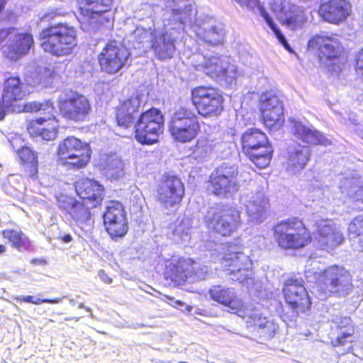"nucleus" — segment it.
Listing matches in <instances>:
<instances>
[{
	"instance_id": "f257e3e1",
	"label": "nucleus",
	"mask_w": 363,
	"mask_h": 363,
	"mask_svg": "<svg viewBox=\"0 0 363 363\" xmlns=\"http://www.w3.org/2000/svg\"><path fill=\"white\" fill-rule=\"evenodd\" d=\"M311 273L314 274L317 283L319 299H325L331 294L345 296L352 289L351 275L342 267L335 265L320 272L311 271L310 268L306 270V274Z\"/></svg>"
},
{
	"instance_id": "f03ea898",
	"label": "nucleus",
	"mask_w": 363,
	"mask_h": 363,
	"mask_svg": "<svg viewBox=\"0 0 363 363\" xmlns=\"http://www.w3.org/2000/svg\"><path fill=\"white\" fill-rule=\"evenodd\" d=\"M43 50L55 56L71 54L77 45L76 28L67 23L52 25L40 34Z\"/></svg>"
},
{
	"instance_id": "7ed1b4c3",
	"label": "nucleus",
	"mask_w": 363,
	"mask_h": 363,
	"mask_svg": "<svg viewBox=\"0 0 363 363\" xmlns=\"http://www.w3.org/2000/svg\"><path fill=\"white\" fill-rule=\"evenodd\" d=\"M24 110L26 112H40V114L43 115L30 123L28 130L30 135L46 141L52 140L56 138L58 125L54 116L55 107L52 103L29 102L26 104Z\"/></svg>"
},
{
	"instance_id": "20e7f679",
	"label": "nucleus",
	"mask_w": 363,
	"mask_h": 363,
	"mask_svg": "<svg viewBox=\"0 0 363 363\" xmlns=\"http://www.w3.org/2000/svg\"><path fill=\"white\" fill-rule=\"evenodd\" d=\"M191 65L196 70L227 85L233 84L238 75L236 66L230 64L228 58L225 56L206 57L201 54H194L191 58Z\"/></svg>"
},
{
	"instance_id": "39448f33",
	"label": "nucleus",
	"mask_w": 363,
	"mask_h": 363,
	"mask_svg": "<svg viewBox=\"0 0 363 363\" xmlns=\"http://www.w3.org/2000/svg\"><path fill=\"white\" fill-rule=\"evenodd\" d=\"M244 153L259 168L267 167L271 161L273 149L268 145L266 135L257 128L247 129L241 139Z\"/></svg>"
},
{
	"instance_id": "423d86ee",
	"label": "nucleus",
	"mask_w": 363,
	"mask_h": 363,
	"mask_svg": "<svg viewBox=\"0 0 363 363\" xmlns=\"http://www.w3.org/2000/svg\"><path fill=\"white\" fill-rule=\"evenodd\" d=\"M274 235L278 245L284 249L302 248L311 238L303 222L296 218L277 224L274 228Z\"/></svg>"
},
{
	"instance_id": "0eeeda50",
	"label": "nucleus",
	"mask_w": 363,
	"mask_h": 363,
	"mask_svg": "<svg viewBox=\"0 0 363 363\" xmlns=\"http://www.w3.org/2000/svg\"><path fill=\"white\" fill-rule=\"evenodd\" d=\"M169 131L172 138L179 143L191 141L200 131L199 116L189 108L179 107L172 116Z\"/></svg>"
},
{
	"instance_id": "6e6552de",
	"label": "nucleus",
	"mask_w": 363,
	"mask_h": 363,
	"mask_svg": "<svg viewBox=\"0 0 363 363\" xmlns=\"http://www.w3.org/2000/svg\"><path fill=\"white\" fill-rule=\"evenodd\" d=\"M164 117L161 111L151 108L143 113L135 125V138L144 145H151L158 141L162 133Z\"/></svg>"
},
{
	"instance_id": "1a4fd4ad",
	"label": "nucleus",
	"mask_w": 363,
	"mask_h": 363,
	"mask_svg": "<svg viewBox=\"0 0 363 363\" xmlns=\"http://www.w3.org/2000/svg\"><path fill=\"white\" fill-rule=\"evenodd\" d=\"M308 48L310 50L318 51L320 57L330 62L328 64L330 72L338 73L345 65V59L341 56L342 47L335 37L315 35L309 40Z\"/></svg>"
},
{
	"instance_id": "9d476101",
	"label": "nucleus",
	"mask_w": 363,
	"mask_h": 363,
	"mask_svg": "<svg viewBox=\"0 0 363 363\" xmlns=\"http://www.w3.org/2000/svg\"><path fill=\"white\" fill-rule=\"evenodd\" d=\"M238 168L235 164L223 163L211 176L209 190L215 195L229 198L238 192Z\"/></svg>"
},
{
	"instance_id": "9b49d317",
	"label": "nucleus",
	"mask_w": 363,
	"mask_h": 363,
	"mask_svg": "<svg viewBox=\"0 0 363 363\" xmlns=\"http://www.w3.org/2000/svg\"><path fill=\"white\" fill-rule=\"evenodd\" d=\"M205 223L209 230L229 236L240 224V213L231 208H211L205 216Z\"/></svg>"
},
{
	"instance_id": "f8f14e48",
	"label": "nucleus",
	"mask_w": 363,
	"mask_h": 363,
	"mask_svg": "<svg viewBox=\"0 0 363 363\" xmlns=\"http://www.w3.org/2000/svg\"><path fill=\"white\" fill-rule=\"evenodd\" d=\"M57 154L65 164L81 169L89 162L91 150L86 143L75 137H68L60 143Z\"/></svg>"
},
{
	"instance_id": "ddd939ff",
	"label": "nucleus",
	"mask_w": 363,
	"mask_h": 363,
	"mask_svg": "<svg viewBox=\"0 0 363 363\" xmlns=\"http://www.w3.org/2000/svg\"><path fill=\"white\" fill-rule=\"evenodd\" d=\"M191 100L198 113L204 117H216L223 110V97L216 89L199 86L191 91Z\"/></svg>"
},
{
	"instance_id": "4468645a",
	"label": "nucleus",
	"mask_w": 363,
	"mask_h": 363,
	"mask_svg": "<svg viewBox=\"0 0 363 363\" xmlns=\"http://www.w3.org/2000/svg\"><path fill=\"white\" fill-rule=\"evenodd\" d=\"M81 11L79 22L86 32L98 29L103 23L102 14L110 10L113 0H77Z\"/></svg>"
},
{
	"instance_id": "2eb2a0df",
	"label": "nucleus",
	"mask_w": 363,
	"mask_h": 363,
	"mask_svg": "<svg viewBox=\"0 0 363 363\" xmlns=\"http://www.w3.org/2000/svg\"><path fill=\"white\" fill-rule=\"evenodd\" d=\"M128 50L121 43L112 40L108 43L99 55L102 71L112 74L118 72L128 62Z\"/></svg>"
},
{
	"instance_id": "dca6fc26",
	"label": "nucleus",
	"mask_w": 363,
	"mask_h": 363,
	"mask_svg": "<svg viewBox=\"0 0 363 363\" xmlns=\"http://www.w3.org/2000/svg\"><path fill=\"white\" fill-rule=\"evenodd\" d=\"M270 6L277 18L291 30L303 28L308 21L304 11L290 0H272Z\"/></svg>"
},
{
	"instance_id": "f3484780",
	"label": "nucleus",
	"mask_w": 363,
	"mask_h": 363,
	"mask_svg": "<svg viewBox=\"0 0 363 363\" xmlns=\"http://www.w3.org/2000/svg\"><path fill=\"white\" fill-rule=\"evenodd\" d=\"M260 101V111L264 124L272 130H279L284 123L282 102L271 91L263 94Z\"/></svg>"
},
{
	"instance_id": "a211bd4d",
	"label": "nucleus",
	"mask_w": 363,
	"mask_h": 363,
	"mask_svg": "<svg viewBox=\"0 0 363 363\" xmlns=\"http://www.w3.org/2000/svg\"><path fill=\"white\" fill-rule=\"evenodd\" d=\"M60 111L66 119L80 122L86 120L91 107L85 96L74 93L60 101Z\"/></svg>"
},
{
	"instance_id": "6ab92c4d",
	"label": "nucleus",
	"mask_w": 363,
	"mask_h": 363,
	"mask_svg": "<svg viewBox=\"0 0 363 363\" xmlns=\"http://www.w3.org/2000/svg\"><path fill=\"white\" fill-rule=\"evenodd\" d=\"M104 214L106 229L112 239L123 237L128 231V222L122 204L116 201H110L106 204Z\"/></svg>"
},
{
	"instance_id": "aec40b11",
	"label": "nucleus",
	"mask_w": 363,
	"mask_h": 363,
	"mask_svg": "<svg viewBox=\"0 0 363 363\" xmlns=\"http://www.w3.org/2000/svg\"><path fill=\"white\" fill-rule=\"evenodd\" d=\"M317 242L323 250H333L344 241L340 226L332 219L320 218L315 221Z\"/></svg>"
},
{
	"instance_id": "412c9836",
	"label": "nucleus",
	"mask_w": 363,
	"mask_h": 363,
	"mask_svg": "<svg viewBox=\"0 0 363 363\" xmlns=\"http://www.w3.org/2000/svg\"><path fill=\"white\" fill-rule=\"evenodd\" d=\"M184 187L181 180L174 176L167 177L157 189V199L166 209L179 204L184 196Z\"/></svg>"
},
{
	"instance_id": "4be33fe9",
	"label": "nucleus",
	"mask_w": 363,
	"mask_h": 363,
	"mask_svg": "<svg viewBox=\"0 0 363 363\" xmlns=\"http://www.w3.org/2000/svg\"><path fill=\"white\" fill-rule=\"evenodd\" d=\"M283 292L286 303L296 310L298 315L309 309L311 303L301 281L297 279L287 281L284 284Z\"/></svg>"
},
{
	"instance_id": "5701e85b",
	"label": "nucleus",
	"mask_w": 363,
	"mask_h": 363,
	"mask_svg": "<svg viewBox=\"0 0 363 363\" xmlns=\"http://www.w3.org/2000/svg\"><path fill=\"white\" fill-rule=\"evenodd\" d=\"M28 94L26 85L21 81L18 77H10L4 82L2 103L4 104L5 107H12L13 112L25 111L26 104L21 106L17 104Z\"/></svg>"
},
{
	"instance_id": "b1692460",
	"label": "nucleus",
	"mask_w": 363,
	"mask_h": 363,
	"mask_svg": "<svg viewBox=\"0 0 363 363\" xmlns=\"http://www.w3.org/2000/svg\"><path fill=\"white\" fill-rule=\"evenodd\" d=\"M191 29L198 40L211 45L221 43L225 35L223 28L211 18L196 19Z\"/></svg>"
},
{
	"instance_id": "393cba45",
	"label": "nucleus",
	"mask_w": 363,
	"mask_h": 363,
	"mask_svg": "<svg viewBox=\"0 0 363 363\" xmlns=\"http://www.w3.org/2000/svg\"><path fill=\"white\" fill-rule=\"evenodd\" d=\"M33 45L32 35L26 33H19L11 28L10 38L4 48V55L11 60L16 61L27 54Z\"/></svg>"
},
{
	"instance_id": "a878e982",
	"label": "nucleus",
	"mask_w": 363,
	"mask_h": 363,
	"mask_svg": "<svg viewBox=\"0 0 363 363\" xmlns=\"http://www.w3.org/2000/svg\"><path fill=\"white\" fill-rule=\"evenodd\" d=\"M169 13H167L168 26H175L177 28H183L186 24L191 23L194 15L192 6L187 0H162Z\"/></svg>"
},
{
	"instance_id": "bb28decb",
	"label": "nucleus",
	"mask_w": 363,
	"mask_h": 363,
	"mask_svg": "<svg viewBox=\"0 0 363 363\" xmlns=\"http://www.w3.org/2000/svg\"><path fill=\"white\" fill-rule=\"evenodd\" d=\"M289 122L291 125V133L296 140L308 145L324 146L331 145L330 140L312 126H308L302 121L294 118L290 119Z\"/></svg>"
},
{
	"instance_id": "cd10ccee",
	"label": "nucleus",
	"mask_w": 363,
	"mask_h": 363,
	"mask_svg": "<svg viewBox=\"0 0 363 363\" xmlns=\"http://www.w3.org/2000/svg\"><path fill=\"white\" fill-rule=\"evenodd\" d=\"M351 13V5L346 0H329L320 5V16L330 23L338 24L344 21Z\"/></svg>"
},
{
	"instance_id": "c85d7f7f",
	"label": "nucleus",
	"mask_w": 363,
	"mask_h": 363,
	"mask_svg": "<svg viewBox=\"0 0 363 363\" xmlns=\"http://www.w3.org/2000/svg\"><path fill=\"white\" fill-rule=\"evenodd\" d=\"M78 196L89 207H96L101 204L104 188L96 181L84 179L78 181L75 186Z\"/></svg>"
},
{
	"instance_id": "c756f323",
	"label": "nucleus",
	"mask_w": 363,
	"mask_h": 363,
	"mask_svg": "<svg viewBox=\"0 0 363 363\" xmlns=\"http://www.w3.org/2000/svg\"><path fill=\"white\" fill-rule=\"evenodd\" d=\"M243 203L245 205L246 212L251 221L261 223L265 218L267 208L269 202L262 191L251 194L242 197Z\"/></svg>"
},
{
	"instance_id": "7c9ffc66",
	"label": "nucleus",
	"mask_w": 363,
	"mask_h": 363,
	"mask_svg": "<svg viewBox=\"0 0 363 363\" xmlns=\"http://www.w3.org/2000/svg\"><path fill=\"white\" fill-rule=\"evenodd\" d=\"M210 296L214 301L222 303L231 310L230 313L243 317L245 313L242 312L243 305L240 299L236 298L232 289L220 286H213L209 290Z\"/></svg>"
},
{
	"instance_id": "2f4dec72",
	"label": "nucleus",
	"mask_w": 363,
	"mask_h": 363,
	"mask_svg": "<svg viewBox=\"0 0 363 363\" xmlns=\"http://www.w3.org/2000/svg\"><path fill=\"white\" fill-rule=\"evenodd\" d=\"M311 152L308 146L296 145L288 149L286 169L292 174L302 171L311 157Z\"/></svg>"
},
{
	"instance_id": "473e14b6",
	"label": "nucleus",
	"mask_w": 363,
	"mask_h": 363,
	"mask_svg": "<svg viewBox=\"0 0 363 363\" xmlns=\"http://www.w3.org/2000/svg\"><path fill=\"white\" fill-rule=\"evenodd\" d=\"M193 265L191 259H173L166 267L165 278L169 279L175 285H180L188 279L190 274L189 267L196 268Z\"/></svg>"
},
{
	"instance_id": "72a5a7b5",
	"label": "nucleus",
	"mask_w": 363,
	"mask_h": 363,
	"mask_svg": "<svg viewBox=\"0 0 363 363\" xmlns=\"http://www.w3.org/2000/svg\"><path fill=\"white\" fill-rule=\"evenodd\" d=\"M140 101L138 96H132L123 101L117 112V121L119 126L128 128L134 119V115L139 111Z\"/></svg>"
},
{
	"instance_id": "f704fd0d",
	"label": "nucleus",
	"mask_w": 363,
	"mask_h": 363,
	"mask_svg": "<svg viewBox=\"0 0 363 363\" xmlns=\"http://www.w3.org/2000/svg\"><path fill=\"white\" fill-rule=\"evenodd\" d=\"M99 165L108 179H118L125 175V163L116 154L101 156Z\"/></svg>"
},
{
	"instance_id": "c9c22d12",
	"label": "nucleus",
	"mask_w": 363,
	"mask_h": 363,
	"mask_svg": "<svg viewBox=\"0 0 363 363\" xmlns=\"http://www.w3.org/2000/svg\"><path fill=\"white\" fill-rule=\"evenodd\" d=\"M235 247H231L229 253L223 257V265L226 268V273L241 272L242 270H247L252 266L249 256L242 252L235 251Z\"/></svg>"
},
{
	"instance_id": "e433bc0d",
	"label": "nucleus",
	"mask_w": 363,
	"mask_h": 363,
	"mask_svg": "<svg viewBox=\"0 0 363 363\" xmlns=\"http://www.w3.org/2000/svg\"><path fill=\"white\" fill-rule=\"evenodd\" d=\"M241 7H245L249 10L254 11L257 9L259 14L263 17L269 28L273 30L279 42L289 51L291 48L287 43L286 40L284 35H282L280 30L277 27L272 18L269 16L268 13L265 11L264 8L260 4L258 0H234Z\"/></svg>"
},
{
	"instance_id": "4c0bfd02",
	"label": "nucleus",
	"mask_w": 363,
	"mask_h": 363,
	"mask_svg": "<svg viewBox=\"0 0 363 363\" xmlns=\"http://www.w3.org/2000/svg\"><path fill=\"white\" fill-rule=\"evenodd\" d=\"M174 41L172 33L166 31L162 35L154 36L152 48L160 59L171 58L175 51Z\"/></svg>"
},
{
	"instance_id": "58836bf2",
	"label": "nucleus",
	"mask_w": 363,
	"mask_h": 363,
	"mask_svg": "<svg viewBox=\"0 0 363 363\" xmlns=\"http://www.w3.org/2000/svg\"><path fill=\"white\" fill-rule=\"evenodd\" d=\"M21 143V138L17 137L12 138L9 140L11 146L18 153V157L22 161L32 164H35L37 163V157L35 154L30 147L26 146L18 147V143Z\"/></svg>"
},
{
	"instance_id": "ea45409f",
	"label": "nucleus",
	"mask_w": 363,
	"mask_h": 363,
	"mask_svg": "<svg viewBox=\"0 0 363 363\" xmlns=\"http://www.w3.org/2000/svg\"><path fill=\"white\" fill-rule=\"evenodd\" d=\"M3 236L8 239L12 246L18 250L26 249L30 245L28 238L23 233L14 230H4Z\"/></svg>"
},
{
	"instance_id": "a19ab883",
	"label": "nucleus",
	"mask_w": 363,
	"mask_h": 363,
	"mask_svg": "<svg viewBox=\"0 0 363 363\" xmlns=\"http://www.w3.org/2000/svg\"><path fill=\"white\" fill-rule=\"evenodd\" d=\"M340 334L335 339L334 342L335 346L344 345L347 342H352V337L355 334V326L352 323V321L343 323H342L338 325Z\"/></svg>"
},
{
	"instance_id": "79ce46f5",
	"label": "nucleus",
	"mask_w": 363,
	"mask_h": 363,
	"mask_svg": "<svg viewBox=\"0 0 363 363\" xmlns=\"http://www.w3.org/2000/svg\"><path fill=\"white\" fill-rule=\"evenodd\" d=\"M92 207L88 206L85 202L80 203L77 201L73 209L69 214L75 220L76 222L83 223L91 218L89 208Z\"/></svg>"
},
{
	"instance_id": "37998d69",
	"label": "nucleus",
	"mask_w": 363,
	"mask_h": 363,
	"mask_svg": "<svg viewBox=\"0 0 363 363\" xmlns=\"http://www.w3.org/2000/svg\"><path fill=\"white\" fill-rule=\"evenodd\" d=\"M231 276L230 279L233 281H238L240 283H245L247 287L250 290H253L252 285L255 284V281L252 276V270L251 267L248 268L247 270H242L241 272L238 273V272H235V273H227Z\"/></svg>"
},
{
	"instance_id": "c03bdc74",
	"label": "nucleus",
	"mask_w": 363,
	"mask_h": 363,
	"mask_svg": "<svg viewBox=\"0 0 363 363\" xmlns=\"http://www.w3.org/2000/svg\"><path fill=\"white\" fill-rule=\"evenodd\" d=\"M192 223L190 218H184L175 228L174 235L178 237L176 241L185 240L189 234Z\"/></svg>"
},
{
	"instance_id": "a18cd8bd",
	"label": "nucleus",
	"mask_w": 363,
	"mask_h": 363,
	"mask_svg": "<svg viewBox=\"0 0 363 363\" xmlns=\"http://www.w3.org/2000/svg\"><path fill=\"white\" fill-rule=\"evenodd\" d=\"M348 232L352 240L363 235V216H357L351 220L348 226Z\"/></svg>"
},
{
	"instance_id": "49530a36",
	"label": "nucleus",
	"mask_w": 363,
	"mask_h": 363,
	"mask_svg": "<svg viewBox=\"0 0 363 363\" xmlns=\"http://www.w3.org/2000/svg\"><path fill=\"white\" fill-rule=\"evenodd\" d=\"M132 36L139 43H143L153 40L154 34L150 29H146L143 27H137L133 31Z\"/></svg>"
},
{
	"instance_id": "de8ad7c7",
	"label": "nucleus",
	"mask_w": 363,
	"mask_h": 363,
	"mask_svg": "<svg viewBox=\"0 0 363 363\" xmlns=\"http://www.w3.org/2000/svg\"><path fill=\"white\" fill-rule=\"evenodd\" d=\"M255 330L264 337H272L276 332V327L272 320H267L263 325L259 324L255 326Z\"/></svg>"
},
{
	"instance_id": "09e8293b",
	"label": "nucleus",
	"mask_w": 363,
	"mask_h": 363,
	"mask_svg": "<svg viewBox=\"0 0 363 363\" xmlns=\"http://www.w3.org/2000/svg\"><path fill=\"white\" fill-rule=\"evenodd\" d=\"M77 201L72 198L65 195H61L57 198V203L60 208L65 210L69 213L73 209Z\"/></svg>"
},
{
	"instance_id": "8fccbe9b",
	"label": "nucleus",
	"mask_w": 363,
	"mask_h": 363,
	"mask_svg": "<svg viewBox=\"0 0 363 363\" xmlns=\"http://www.w3.org/2000/svg\"><path fill=\"white\" fill-rule=\"evenodd\" d=\"M193 264L196 268L189 267L190 274L189 277H191L194 275L195 279L196 280L205 279L207 275V267L206 266L200 267L194 261H193Z\"/></svg>"
},
{
	"instance_id": "3c124183",
	"label": "nucleus",
	"mask_w": 363,
	"mask_h": 363,
	"mask_svg": "<svg viewBox=\"0 0 363 363\" xmlns=\"http://www.w3.org/2000/svg\"><path fill=\"white\" fill-rule=\"evenodd\" d=\"M65 14V11L60 9H52L49 10L48 12L45 13L41 19L43 21H50L55 18L57 16H63Z\"/></svg>"
},
{
	"instance_id": "603ef678",
	"label": "nucleus",
	"mask_w": 363,
	"mask_h": 363,
	"mask_svg": "<svg viewBox=\"0 0 363 363\" xmlns=\"http://www.w3.org/2000/svg\"><path fill=\"white\" fill-rule=\"evenodd\" d=\"M21 300L25 302L32 303L35 304H39L40 303H59L60 300H50V299H40L39 298L34 297L33 296H23Z\"/></svg>"
},
{
	"instance_id": "864d4df0",
	"label": "nucleus",
	"mask_w": 363,
	"mask_h": 363,
	"mask_svg": "<svg viewBox=\"0 0 363 363\" xmlns=\"http://www.w3.org/2000/svg\"><path fill=\"white\" fill-rule=\"evenodd\" d=\"M168 299L169 300V304L172 305V306L178 308L179 310H180L181 311H190L191 309H192V307L189 306V305H186V303L182 302V301H177V300H175L174 298H168Z\"/></svg>"
},
{
	"instance_id": "5fc2aeb1",
	"label": "nucleus",
	"mask_w": 363,
	"mask_h": 363,
	"mask_svg": "<svg viewBox=\"0 0 363 363\" xmlns=\"http://www.w3.org/2000/svg\"><path fill=\"white\" fill-rule=\"evenodd\" d=\"M356 72L363 77V48L356 56Z\"/></svg>"
},
{
	"instance_id": "6e6d98bb",
	"label": "nucleus",
	"mask_w": 363,
	"mask_h": 363,
	"mask_svg": "<svg viewBox=\"0 0 363 363\" xmlns=\"http://www.w3.org/2000/svg\"><path fill=\"white\" fill-rule=\"evenodd\" d=\"M11 28H0V47L2 43L8 38H10Z\"/></svg>"
},
{
	"instance_id": "4d7b16f0",
	"label": "nucleus",
	"mask_w": 363,
	"mask_h": 363,
	"mask_svg": "<svg viewBox=\"0 0 363 363\" xmlns=\"http://www.w3.org/2000/svg\"><path fill=\"white\" fill-rule=\"evenodd\" d=\"M352 245L355 250L363 252V235L352 240Z\"/></svg>"
},
{
	"instance_id": "13d9d810",
	"label": "nucleus",
	"mask_w": 363,
	"mask_h": 363,
	"mask_svg": "<svg viewBox=\"0 0 363 363\" xmlns=\"http://www.w3.org/2000/svg\"><path fill=\"white\" fill-rule=\"evenodd\" d=\"M98 276L100 279L106 284H111L112 279L108 277V275L105 272L104 270L101 269L98 272Z\"/></svg>"
},
{
	"instance_id": "bf43d9fd",
	"label": "nucleus",
	"mask_w": 363,
	"mask_h": 363,
	"mask_svg": "<svg viewBox=\"0 0 363 363\" xmlns=\"http://www.w3.org/2000/svg\"><path fill=\"white\" fill-rule=\"evenodd\" d=\"M354 199L356 201H363V187L359 188L357 190L355 195L354 196Z\"/></svg>"
},
{
	"instance_id": "052dcab7",
	"label": "nucleus",
	"mask_w": 363,
	"mask_h": 363,
	"mask_svg": "<svg viewBox=\"0 0 363 363\" xmlns=\"http://www.w3.org/2000/svg\"><path fill=\"white\" fill-rule=\"evenodd\" d=\"M207 144H208L207 141L199 142L197 145H196L197 151H199L201 148L204 147L205 146H207Z\"/></svg>"
},
{
	"instance_id": "680f3d73",
	"label": "nucleus",
	"mask_w": 363,
	"mask_h": 363,
	"mask_svg": "<svg viewBox=\"0 0 363 363\" xmlns=\"http://www.w3.org/2000/svg\"><path fill=\"white\" fill-rule=\"evenodd\" d=\"M72 240V238L70 235H66L65 236L62 237V240L65 242H71Z\"/></svg>"
},
{
	"instance_id": "e2e57ef3",
	"label": "nucleus",
	"mask_w": 363,
	"mask_h": 363,
	"mask_svg": "<svg viewBox=\"0 0 363 363\" xmlns=\"http://www.w3.org/2000/svg\"><path fill=\"white\" fill-rule=\"evenodd\" d=\"M308 262H310L308 266L316 265L318 264L315 259H309Z\"/></svg>"
},
{
	"instance_id": "0e129e2a",
	"label": "nucleus",
	"mask_w": 363,
	"mask_h": 363,
	"mask_svg": "<svg viewBox=\"0 0 363 363\" xmlns=\"http://www.w3.org/2000/svg\"><path fill=\"white\" fill-rule=\"evenodd\" d=\"M6 247L3 245H0V255L6 252Z\"/></svg>"
},
{
	"instance_id": "69168bd1",
	"label": "nucleus",
	"mask_w": 363,
	"mask_h": 363,
	"mask_svg": "<svg viewBox=\"0 0 363 363\" xmlns=\"http://www.w3.org/2000/svg\"><path fill=\"white\" fill-rule=\"evenodd\" d=\"M79 307L83 308L84 307L83 304L82 303L79 304Z\"/></svg>"
},
{
	"instance_id": "338daca9",
	"label": "nucleus",
	"mask_w": 363,
	"mask_h": 363,
	"mask_svg": "<svg viewBox=\"0 0 363 363\" xmlns=\"http://www.w3.org/2000/svg\"><path fill=\"white\" fill-rule=\"evenodd\" d=\"M199 315H205L204 313H199Z\"/></svg>"
}]
</instances>
